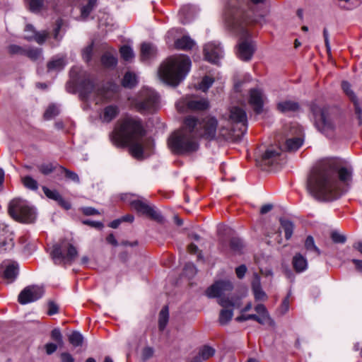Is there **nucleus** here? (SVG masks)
I'll use <instances>...</instances> for the list:
<instances>
[{
    "mask_svg": "<svg viewBox=\"0 0 362 362\" xmlns=\"http://www.w3.org/2000/svg\"><path fill=\"white\" fill-rule=\"evenodd\" d=\"M25 54L32 60L37 61L42 59V51L41 49H30L25 51Z\"/></svg>",
    "mask_w": 362,
    "mask_h": 362,
    "instance_id": "c03bdc74",
    "label": "nucleus"
},
{
    "mask_svg": "<svg viewBox=\"0 0 362 362\" xmlns=\"http://www.w3.org/2000/svg\"><path fill=\"white\" fill-rule=\"evenodd\" d=\"M281 227L285 233V237L287 240L290 239L293 234V224L291 221L281 218L280 219Z\"/></svg>",
    "mask_w": 362,
    "mask_h": 362,
    "instance_id": "2f4dec72",
    "label": "nucleus"
},
{
    "mask_svg": "<svg viewBox=\"0 0 362 362\" xmlns=\"http://www.w3.org/2000/svg\"><path fill=\"white\" fill-rule=\"evenodd\" d=\"M255 296V298L257 300H264L267 299V294L262 289V288L259 289L252 290Z\"/></svg>",
    "mask_w": 362,
    "mask_h": 362,
    "instance_id": "5fc2aeb1",
    "label": "nucleus"
},
{
    "mask_svg": "<svg viewBox=\"0 0 362 362\" xmlns=\"http://www.w3.org/2000/svg\"><path fill=\"white\" fill-rule=\"evenodd\" d=\"M142 122L136 117H127L119 121L112 133L111 140L117 146L129 148L130 153L136 158L142 157L144 151L152 141L146 138Z\"/></svg>",
    "mask_w": 362,
    "mask_h": 362,
    "instance_id": "7ed1b4c3",
    "label": "nucleus"
},
{
    "mask_svg": "<svg viewBox=\"0 0 362 362\" xmlns=\"http://www.w3.org/2000/svg\"><path fill=\"white\" fill-rule=\"evenodd\" d=\"M30 30H32L33 35H25V38L28 40H34L36 42H37L40 45H42L45 42L49 34V32L47 30L37 32L32 25L28 24L25 26V32H28Z\"/></svg>",
    "mask_w": 362,
    "mask_h": 362,
    "instance_id": "412c9836",
    "label": "nucleus"
},
{
    "mask_svg": "<svg viewBox=\"0 0 362 362\" xmlns=\"http://www.w3.org/2000/svg\"><path fill=\"white\" fill-rule=\"evenodd\" d=\"M278 109L282 112H296L299 109V105L293 100H284L277 105Z\"/></svg>",
    "mask_w": 362,
    "mask_h": 362,
    "instance_id": "a878e982",
    "label": "nucleus"
},
{
    "mask_svg": "<svg viewBox=\"0 0 362 362\" xmlns=\"http://www.w3.org/2000/svg\"><path fill=\"white\" fill-rule=\"evenodd\" d=\"M243 247V241L238 238H233L230 240V249L232 252H240Z\"/></svg>",
    "mask_w": 362,
    "mask_h": 362,
    "instance_id": "79ce46f5",
    "label": "nucleus"
},
{
    "mask_svg": "<svg viewBox=\"0 0 362 362\" xmlns=\"http://www.w3.org/2000/svg\"><path fill=\"white\" fill-rule=\"evenodd\" d=\"M184 272L185 275H187L189 278L194 276L197 273V269L195 266L192 263H187L184 268Z\"/></svg>",
    "mask_w": 362,
    "mask_h": 362,
    "instance_id": "603ef678",
    "label": "nucleus"
},
{
    "mask_svg": "<svg viewBox=\"0 0 362 362\" xmlns=\"http://www.w3.org/2000/svg\"><path fill=\"white\" fill-rule=\"evenodd\" d=\"M51 255L55 264H71L78 257V250L71 242L64 239L53 246Z\"/></svg>",
    "mask_w": 362,
    "mask_h": 362,
    "instance_id": "1a4fd4ad",
    "label": "nucleus"
},
{
    "mask_svg": "<svg viewBox=\"0 0 362 362\" xmlns=\"http://www.w3.org/2000/svg\"><path fill=\"white\" fill-rule=\"evenodd\" d=\"M59 114L58 107L52 105H49L44 113V117L46 119H51Z\"/></svg>",
    "mask_w": 362,
    "mask_h": 362,
    "instance_id": "a18cd8bd",
    "label": "nucleus"
},
{
    "mask_svg": "<svg viewBox=\"0 0 362 362\" xmlns=\"http://www.w3.org/2000/svg\"><path fill=\"white\" fill-rule=\"evenodd\" d=\"M8 213L13 219L20 222L31 223L35 219L34 209L21 199H14L10 202Z\"/></svg>",
    "mask_w": 362,
    "mask_h": 362,
    "instance_id": "9d476101",
    "label": "nucleus"
},
{
    "mask_svg": "<svg viewBox=\"0 0 362 362\" xmlns=\"http://www.w3.org/2000/svg\"><path fill=\"white\" fill-rule=\"evenodd\" d=\"M4 279L8 282L13 281L18 274V264L15 262H4Z\"/></svg>",
    "mask_w": 362,
    "mask_h": 362,
    "instance_id": "4be33fe9",
    "label": "nucleus"
},
{
    "mask_svg": "<svg viewBox=\"0 0 362 362\" xmlns=\"http://www.w3.org/2000/svg\"><path fill=\"white\" fill-rule=\"evenodd\" d=\"M289 309V297H286L281 303L279 308V312L281 315L285 314Z\"/></svg>",
    "mask_w": 362,
    "mask_h": 362,
    "instance_id": "4d7b16f0",
    "label": "nucleus"
},
{
    "mask_svg": "<svg viewBox=\"0 0 362 362\" xmlns=\"http://www.w3.org/2000/svg\"><path fill=\"white\" fill-rule=\"evenodd\" d=\"M246 272L247 267L244 264H242L235 269L236 275L239 279H242L245 276Z\"/></svg>",
    "mask_w": 362,
    "mask_h": 362,
    "instance_id": "e2e57ef3",
    "label": "nucleus"
},
{
    "mask_svg": "<svg viewBox=\"0 0 362 362\" xmlns=\"http://www.w3.org/2000/svg\"><path fill=\"white\" fill-rule=\"evenodd\" d=\"M59 206H61L62 208H64L66 210H69L71 209V204L68 201L65 200L62 196L60 197V199H58L57 201Z\"/></svg>",
    "mask_w": 362,
    "mask_h": 362,
    "instance_id": "69168bd1",
    "label": "nucleus"
},
{
    "mask_svg": "<svg viewBox=\"0 0 362 362\" xmlns=\"http://www.w3.org/2000/svg\"><path fill=\"white\" fill-rule=\"evenodd\" d=\"M81 95L84 100H89L95 96L102 99H107V92L104 89H96L93 81L89 76L85 77L81 83Z\"/></svg>",
    "mask_w": 362,
    "mask_h": 362,
    "instance_id": "4468645a",
    "label": "nucleus"
},
{
    "mask_svg": "<svg viewBox=\"0 0 362 362\" xmlns=\"http://www.w3.org/2000/svg\"><path fill=\"white\" fill-rule=\"evenodd\" d=\"M214 354L215 349L206 345L200 349L198 356H199L201 359L205 361L213 356Z\"/></svg>",
    "mask_w": 362,
    "mask_h": 362,
    "instance_id": "58836bf2",
    "label": "nucleus"
},
{
    "mask_svg": "<svg viewBox=\"0 0 362 362\" xmlns=\"http://www.w3.org/2000/svg\"><path fill=\"white\" fill-rule=\"evenodd\" d=\"M43 293V289L39 286H27L18 295V302L22 305L34 302L42 298Z\"/></svg>",
    "mask_w": 362,
    "mask_h": 362,
    "instance_id": "2eb2a0df",
    "label": "nucleus"
},
{
    "mask_svg": "<svg viewBox=\"0 0 362 362\" xmlns=\"http://www.w3.org/2000/svg\"><path fill=\"white\" fill-rule=\"evenodd\" d=\"M214 79L209 76H204L200 83L199 84L198 88L204 92H206L214 83Z\"/></svg>",
    "mask_w": 362,
    "mask_h": 362,
    "instance_id": "37998d69",
    "label": "nucleus"
},
{
    "mask_svg": "<svg viewBox=\"0 0 362 362\" xmlns=\"http://www.w3.org/2000/svg\"><path fill=\"white\" fill-rule=\"evenodd\" d=\"M63 25V21L62 19H58L56 21L55 28L53 30V37L57 42H59L62 38V35L59 34L60 30Z\"/></svg>",
    "mask_w": 362,
    "mask_h": 362,
    "instance_id": "de8ad7c7",
    "label": "nucleus"
},
{
    "mask_svg": "<svg viewBox=\"0 0 362 362\" xmlns=\"http://www.w3.org/2000/svg\"><path fill=\"white\" fill-rule=\"evenodd\" d=\"M249 102L254 110L257 113H259L263 106V94L262 91L257 88L252 89L250 92Z\"/></svg>",
    "mask_w": 362,
    "mask_h": 362,
    "instance_id": "aec40b11",
    "label": "nucleus"
},
{
    "mask_svg": "<svg viewBox=\"0 0 362 362\" xmlns=\"http://www.w3.org/2000/svg\"><path fill=\"white\" fill-rule=\"evenodd\" d=\"M119 52L122 59L127 62L131 61L134 57V52L129 46H122L120 48Z\"/></svg>",
    "mask_w": 362,
    "mask_h": 362,
    "instance_id": "ea45409f",
    "label": "nucleus"
},
{
    "mask_svg": "<svg viewBox=\"0 0 362 362\" xmlns=\"http://www.w3.org/2000/svg\"><path fill=\"white\" fill-rule=\"evenodd\" d=\"M233 284L228 280L216 281L206 291L209 298H218V304L223 307L220 311L218 322L221 325L228 324L233 316V308L239 305L233 298L225 297L227 292L233 290Z\"/></svg>",
    "mask_w": 362,
    "mask_h": 362,
    "instance_id": "39448f33",
    "label": "nucleus"
},
{
    "mask_svg": "<svg viewBox=\"0 0 362 362\" xmlns=\"http://www.w3.org/2000/svg\"><path fill=\"white\" fill-rule=\"evenodd\" d=\"M312 110L317 129L327 137H333L339 128L337 118L327 107L314 106Z\"/></svg>",
    "mask_w": 362,
    "mask_h": 362,
    "instance_id": "0eeeda50",
    "label": "nucleus"
},
{
    "mask_svg": "<svg viewBox=\"0 0 362 362\" xmlns=\"http://www.w3.org/2000/svg\"><path fill=\"white\" fill-rule=\"evenodd\" d=\"M93 52V44L91 43L86 46L82 50V57L83 59L86 62H89L91 60L92 55Z\"/></svg>",
    "mask_w": 362,
    "mask_h": 362,
    "instance_id": "49530a36",
    "label": "nucleus"
},
{
    "mask_svg": "<svg viewBox=\"0 0 362 362\" xmlns=\"http://www.w3.org/2000/svg\"><path fill=\"white\" fill-rule=\"evenodd\" d=\"M352 173L351 167L338 168L333 160H323L313 170L308 180V190L319 199H336L348 190Z\"/></svg>",
    "mask_w": 362,
    "mask_h": 362,
    "instance_id": "f257e3e1",
    "label": "nucleus"
},
{
    "mask_svg": "<svg viewBox=\"0 0 362 362\" xmlns=\"http://www.w3.org/2000/svg\"><path fill=\"white\" fill-rule=\"evenodd\" d=\"M230 120L237 125H240V131L244 134L247 131V115L245 111L238 107H233L230 110Z\"/></svg>",
    "mask_w": 362,
    "mask_h": 362,
    "instance_id": "f3484780",
    "label": "nucleus"
},
{
    "mask_svg": "<svg viewBox=\"0 0 362 362\" xmlns=\"http://www.w3.org/2000/svg\"><path fill=\"white\" fill-rule=\"evenodd\" d=\"M51 336H52V338L57 342H58L59 344L62 343V336L61 332L59 329H57V328L54 329L52 331Z\"/></svg>",
    "mask_w": 362,
    "mask_h": 362,
    "instance_id": "13d9d810",
    "label": "nucleus"
},
{
    "mask_svg": "<svg viewBox=\"0 0 362 362\" xmlns=\"http://www.w3.org/2000/svg\"><path fill=\"white\" fill-rule=\"evenodd\" d=\"M83 213L86 216L98 214V211L93 207H84L82 209Z\"/></svg>",
    "mask_w": 362,
    "mask_h": 362,
    "instance_id": "774afa93",
    "label": "nucleus"
},
{
    "mask_svg": "<svg viewBox=\"0 0 362 362\" xmlns=\"http://www.w3.org/2000/svg\"><path fill=\"white\" fill-rule=\"evenodd\" d=\"M131 105L141 113H151L158 107V96L153 90L144 88L132 100Z\"/></svg>",
    "mask_w": 362,
    "mask_h": 362,
    "instance_id": "6e6552de",
    "label": "nucleus"
},
{
    "mask_svg": "<svg viewBox=\"0 0 362 362\" xmlns=\"http://www.w3.org/2000/svg\"><path fill=\"white\" fill-rule=\"evenodd\" d=\"M302 144L303 140L300 138L288 139L284 145V150L288 151H296L302 146Z\"/></svg>",
    "mask_w": 362,
    "mask_h": 362,
    "instance_id": "c756f323",
    "label": "nucleus"
},
{
    "mask_svg": "<svg viewBox=\"0 0 362 362\" xmlns=\"http://www.w3.org/2000/svg\"><path fill=\"white\" fill-rule=\"evenodd\" d=\"M59 166L56 163H48L38 165L37 168L42 174L47 175L54 172L57 168L59 169Z\"/></svg>",
    "mask_w": 362,
    "mask_h": 362,
    "instance_id": "f704fd0d",
    "label": "nucleus"
},
{
    "mask_svg": "<svg viewBox=\"0 0 362 362\" xmlns=\"http://www.w3.org/2000/svg\"><path fill=\"white\" fill-rule=\"evenodd\" d=\"M281 154L280 148H269L262 156V161L264 165H272L278 164Z\"/></svg>",
    "mask_w": 362,
    "mask_h": 362,
    "instance_id": "a211bd4d",
    "label": "nucleus"
},
{
    "mask_svg": "<svg viewBox=\"0 0 362 362\" xmlns=\"http://www.w3.org/2000/svg\"><path fill=\"white\" fill-rule=\"evenodd\" d=\"M154 47L149 43H143L141 47V59L147 60L154 54Z\"/></svg>",
    "mask_w": 362,
    "mask_h": 362,
    "instance_id": "7c9ffc66",
    "label": "nucleus"
},
{
    "mask_svg": "<svg viewBox=\"0 0 362 362\" xmlns=\"http://www.w3.org/2000/svg\"><path fill=\"white\" fill-rule=\"evenodd\" d=\"M8 51L11 54H24L25 51L18 45H12L8 47Z\"/></svg>",
    "mask_w": 362,
    "mask_h": 362,
    "instance_id": "bf43d9fd",
    "label": "nucleus"
},
{
    "mask_svg": "<svg viewBox=\"0 0 362 362\" xmlns=\"http://www.w3.org/2000/svg\"><path fill=\"white\" fill-rule=\"evenodd\" d=\"M192 10V7L190 6H185L182 7V8L180 11V15L183 16V19H182V23H187L190 20V15L189 13Z\"/></svg>",
    "mask_w": 362,
    "mask_h": 362,
    "instance_id": "09e8293b",
    "label": "nucleus"
},
{
    "mask_svg": "<svg viewBox=\"0 0 362 362\" xmlns=\"http://www.w3.org/2000/svg\"><path fill=\"white\" fill-rule=\"evenodd\" d=\"M341 88L344 92L350 98V99L354 102L355 107V114L357 116L358 119L359 124H362V113L361 110L358 106L357 101L356 100L355 95L354 92L351 90V86L347 81H342Z\"/></svg>",
    "mask_w": 362,
    "mask_h": 362,
    "instance_id": "5701e85b",
    "label": "nucleus"
},
{
    "mask_svg": "<svg viewBox=\"0 0 362 362\" xmlns=\"http://www.w3.org/2000/svg\"><path fill=\"white\" fill-rule=\"evenodd\" d=\"M196 122L192 116H188L185 119L182 127L170 136L168 145L174 153H190L198 150V138L194 132Z\"/></svg>",
    "mask_w": 362,
    "mask_h": 362,
    "instance_id": "20e7f679",
    "label": "nucleus"
},
{
    "mask_svg": "<svg viewBox=\"0 0 362 362\" xmlns=\"http://www.w3.org/2000/svg\"><path fill=\"white\" fill-rule=\"evenodd\" d=\"M49 310H48V315H52L58 313V305L54 303V302H49L48 304Z\"/></svg>",
    "mask_w": 362,
    "mask_h": 362,
    "instance_id": "0e129e2a",
    "label": "nucleus"
},
{
    "mask_svg": "<svg viewBox=\"0 0 362 362\" xmlns=\"http://www.w3.org/2000/svg\"><path fill=\"white\" fill-rule=\"evenodd\" d=\"M42 190L46 197L50 199H53L57 202L58 199H60L61 194L57 190H51L45 186L42 187Z\"/></svg>",
    "mask_w": 362,
    "mask_h": 362,
    "instance_id": "8fccbe9b",
    "label": "nucleus"
},
{
    "mask_svg": "<svg viewBox=\"0 0 362 362\" xmlns=\"http://www.w3.org/2000/svg\"><path fill=\"white\" fill-rule=\"evenodd\" d=\"M119 113V108L117 105L111 104L105 106L100 112L99 117L102 122L109 123L115 119Z\"/></svg>",
    "mask_w": 362,
    "mask_h": 362,
    "instance_id": "6ab92c4d",
    "label": "nucleus"
},
{
    "mask_svg": "<svg viewBox=\"0 0 362 362\" xmlns=\"http://www.w3.org/2000/svg\"><path fill=\"white\" fill-rule=\"evenodd\" d=\"M194 42L188 36H183L175 41V47L180 49L188 50L193 47Z\"/></svg>",
    "mask_w": 362,
    "mask_h": 362,
    "instance_id": "cd10ccee",
    "label": "nucleus"
},
{
    "mask_svg": "<svg viewBox=\"0 0 362 362\" xmlns=\"http://www.w3.org/2000/svg\"><path fill=\"white\" fill-rule=\"evenodd\" d=\"M245 4L246 0H229L226 21L228 27L240 36L237 49L238 57L247 62L252 59L256 49L254 42L247 38L248 27L252 24L260 23L263 16L252 18L243 9Z\"/></svg>",
    "mask_w": 362,
    "mask_h": 362,
    "instance_id": "f03ea898",
    "label": "nucleus"
},
{
    "mask_svg": "<svg viewBox=\"0 0 362 362\" xmlns=\"http://www.w3.org/2000/svg\"><path fill=\"white\" fill-rule=\"evenodd\" d=\"M98 0H88L87 4L81 8V18L86 19L90 13L96 8Z\"/></svg>",
    "mask_w": 362,
    "mask_h": 362,
    "instance_id": "c85d7f7f",
    "label": "nucleus"
},
{
    "mask_svg": "<svg viewBox=\"0 0 362 362\" xmlns=\"http://www.w3.org/2000/svg\"><path fill=\"white\" fill-rule=\"evenodd\" d=\"M69 341L74 346H81L83 341V337L79 332L74 331L69 336Z\"/></svg>",
    "mask_w": 362,
    "mask_h": 362,
    "instance_id": "4c0bfd02",
    "label": "nucleus"
},
{
    "mask_svg": "<svg viewBox=\"0 0 362 362\" xmlns=\"http://www.w3.org/2000/svg\"><path fill=\"white\" fill-rule=\"evenodd\" d=\"M305 249L311 252H313L315 256L317 257L320 255V249L315 245L314 239L312 236H308L305 241Z\"/></svg>",
    "mask_w": 362,
    "mask_h": 362,
    "instance_id": "c9c22d12",
    "label": "nucleus"
},
{
    "mask_svg": "<svg viewBox=\"0 0 362 362\" xmlns=\"http://www.w3.org/2000/svg\"><path fill=\"white\" fill-rule=\"evenodd\" d=\"M257 322H259L261 325H265L269 324L270 325L274 324L273 320L270 318L269 314L268 315H257L256 318L255 320Z\"/></svg>",
    "mask_w": 362,
    "mask_h": 362,
    "instance_id": "3c124183",
    "label": "nucleus"
},
{
    "mask_svg": "<svg viewBox=\"0 0 362 362\" xmlns=\"http://www.w3.org/2000/svg\"><path fill=\"white\" fill-rule=\"evenodd\" d=\"M23 185L27 188L33 191H36L38 189L37 182L31 176L27 175L21 178Z\"/></svg>",
    "mask_w": 362,
    "mask_h": 362,
    "instance_id": "e433bc0d",
    "label": "nucleus"
},
{
    "mask_svg": "<svg viewBox=\"0 0 362 362\" xmlns=\"http://www.w3.org/2000/svg\"><path fill=\"white\" fill-rule=\"evenodd\" d=\"M261 287L260 283V277L257 274H254L253 280L252 281V290L259 289Z\"/></svg>",
    "mask_w": 362,
    "mask_h": 362,
    "instance_id": "052dcab7",
    "label": "nucleus"
},
{
    "mask_svg": "<svg viewBox=\"0 0 362 362\" xmlns=\"http://www.w3.org/2000/svg\"><path fill=\"white\" fill-rule=\"evenodd\" d=\"M192 119L196 122L194 132L197 138L201 136L207 139L215 138L218 127V122L215 117L207 116L202 119V121H199L194 117H192Z\"/></svg>",
    "mask_w": 362,
    "mask_h": 362,
    "instance_id": "9b49d317",
    "label": "nucleus"
},
{
    "mask_svg": "<svg viewBox=\"0 0 362 362\" xmlns=\"http://www.w3.org/2000/svg\"><path fill=\"white\" fill-rule=\"evenodd\" d=\"M66 65L65 58L63 57H54L47 65L48 71H59L64 69Z\"/></svg>",
    "mask_w": 362,
    "mask_h": 362,
    "instance_id": "b1692460",
    "label": "nucleus"
},
{
    "mask_svg": "<svg viewBox=\"0 0 362 362\" xmlns=\"http://www.w3.org/2000/svg\"><path fill=\"white\" fill-rule=\"evenodd\" d=\"M204 54L206 61L217 64L223 57V52L219 44L209 42L204 45Z\"/></svg>",
    "mask_w": 362,
    "mask_h": 362,
    "instance_id": "dca6fc26",
    "label": "nucleus"
},
{
    "mask_svg": "<svg viewBox=\"0 0 362 362\" xmlns=\"http://www.w3.org/2000/svg\"><path fill=\"white\" fill-rule=\"evenodd\" d=\"M255 318H256V315H255V314H249V315L243 314V315L237 317L235 320L238 322H243V321H247L249 320H255Z\"/></svg>",
    "mask_w": 362,
    "mask_h": 362,
    "instance_id": "680f3d73",
    "label": "nucleus"
},
{
    "mask_svg": "<svg viewBox=\"0 0 362 362\" xmlns=\"http://www.w3.org/2000/svg\"><path fill=\"white\" fill-rule=\"evenodd\" d=\"M169 318L168 306H164L159 313L158 326L160 330H163L167 325Z\"/></svg>",
    "mask_w": 362,
    "mask_h": 362,
    "instance_id": "473e14b6",
    "label": "nucleus"
},
{
    "mask_svg": "<svg viewBox=\"0 0 362 362\" xmlns=\"http://www.w3.org/2000/svg\"><path fill=\"white\" fill-rule=\"evenodd\" d=\"M292 264L296 272L298 273L304 272L308 267L306 258L299 253L293 257Z\"/></svg>",
    "mask_w": 362,
    "mask_h": 362,
    "instance_id": "393cba45",
    "label": "nucleus"
},
{
    "mask_svg": "<svg viewBox=\"0 0 362 362\" xmlns=\"http://www.w3.org/2000/svg\"><path fill=\"white\" fill-rule=\"evenodd\" d=\"M153 349L149 346H146L143 349L141 356L143 360L146 361L151 358L153 355Z\"/></svg>",
    "mask_w": 362,
    "mask_h": 362,
    "instance_id": "864d4df0",
    "label": "nucleus"
},
{
    "mask_svg": "<svg viewBox=\"0 0 362 362\" xmlns=\"http://www.w3.org/2000/svg\"><path fill=\"white\" fill-rule=\"evenodd\" d=\"M60 357L62 362H74V357L67 352L62 353Z\"/></svg>",
    "mask_w": 362,
    "mask_h": 362,
    "instance_id": "338daca9",
    "label": "nucleus"
},
{
    "mask_svg": "<svg viewBox=\"0 0 362 362\" xmlns=\"http://www.w3.org/2000/svg\"><path fill=\"white\" fill-rule=\"evenodd\" d=\"M122 83L124 87L132 88L137 83L136 76L132 72H127L124 76Z\"/></svg>",
    "mask_w": 362,
    "mask_h": 362,
    "instance_id": "72a5a7b5",
    "label": "nucleus"
},
{
    "mask_svg": "<svg viewBox=\"0 0 362 362\" xmlns=\"http://www.w3.org/2000/svg\"><path fill=\"white\" fill-rule=\"evenodd\" d=\"M129 204L132 209L142 215H145L158 222L163 221V217L160 212L153 206L150 205L146 200L139 199H132L130 201Z\"/></svg>",
    "mask_w": 362,
    "mask_h": 362,
    "instance_id": "f8f14e48",
    "label": "nucleus"
},
{
    "mask_svg": "<svg viewBox=\"0 0 362 362\" xmlns=\"http://www.w3.org/2000/svg\"><path fill=\"white\" fill-rule=\"evenodd\" d=\"M101 63L106 68H113L117 64L116 53L105 52L101 57Z\"/></svg>",
    "mask_w": 362,
    "mask_h": 362,
    "instance_id": "bb28decb",
    "label": "nucleus"
},
{
    "mask_svg": "<svg viewBox=\"0 0 362 362\" xmlns=\"http://www.w3.org/2000/svg\"><path fill=\"white\" fill-rule=\"evenodd\" d=\"M191 66V60L186 55L169 58L159 69L160 78L167 84L178 85L187 76Z\"/></svg>",
    "mask_w": 362,
    "mask_h": 362,
    "instance_id": "423d86ee",
    "label": "nucleus"
},
{
    "mask_svg": "<svg viewBox=\"0 0 362 362\" xmlns=\"http://www.w3.org/2000/svg\"><path fill=\"white\" fill-rule=\"evenodd\" d=\"M59 173L62 174L64 173L66 177L72 180L73 182L79 183L80 180L78 175L76 173L71 171L63 166H59Z\"/></svg>",
    "mask_w": 362,
    "mask_h": 362,
    "instance_id": "a19ab883",
    "label": "nucleus"
},
{
    "mask_svg": "<svg viewBox=\"0 0 362 362\" xmlns=\"http://www.w3.org/2000/svg\"><path fill=\"white\" fill-rule=\"evenodd\" d=\"M209 102L206 99H198L194 97H187L180 100L176 103L179 112L187 110H204L209 108Z\"/></svg>",
    "mask_w": 362,
    "mask_h": 362,
    "instance_id": "ddd939ff",
    "label": "nucleus"
},
{
    "mask_svg": "<svg viewBox=\"0 0 362 362\" xmlns=\"http://www.w3.org/2000/svg\"><path fill=\"white\" fill-rule=\"evenodd\" d=\"M331 237L332 240L337 243H344L346 241V237L337 232H332Z\"/></svg>",
    "mask_w": 362,
    "mask_h": 362,
    "instance_id": "6e6d98bb",
    "label": "nucleus"
}]
</instances>
